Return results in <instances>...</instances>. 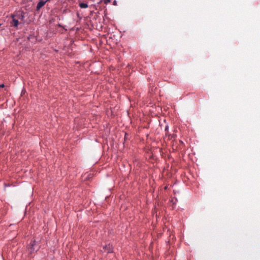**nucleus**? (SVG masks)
<instances>
[{"instance_id":"nucleus-1","label":"nucleus","mask_w":260,"mask_h":260,"mask_svg":"<svg viewBox=\"0 0 260 260\" xmlns=\"http://www.w3.org/2000/svg\"><path fill=\"white\" fill-rule=\"evenodd\" d=\"M24 16L22 13L20 14L12 16V20L11 22V25L14 27H17L19 24V20H23Z\"/></svg>"},{"instance_id":"nucleus-3","label":"nucleus","mask_w":260,"mask_h":260,"mask_svg":"<svg viewBox=\"0 0 260 260\" xmlns=\"http://www.w3.org/2000/svg\"><path fill=\"white\" fill-rule=\"evenodd\" d=\"M104 251L107 253H110L112 252V246L110 244L105 245L104 247Z\"/></svg>"},{"instance_id":"nucleus-8","label":"nucleus","mask_w":260,"mask_h":260,"mask_svg":"<svg viewBox=\"0 0 260 260\" xmlns=\"http://www.w3.org/2000/svg\"><path fill=\"white\" fill-rule=\"evenodd\" d=\"M113 5H116V2L115 1L113 2Z\"/></svg>"},{"instance_id":"nucleus-7","label":"nucleus","mask_w":260,"mask_h":260,"mask_svg":"<svg viewBox=\"0 0 260 260\" xmlns=\"http://www.w3.org/2000/svg\"><path fill=\"white\" fill-rule=\"evenodd\" d=\"M168 128H169V126H166V127H165V131L166 132H168Z\"/></svg>"},{"instance_id":"nucleus-5","label":"nucleus","mask_w":260,"mask_h":260,"mask_svg":"<svg viewBox=\"0 0 260 260\" xmlns=\"http://www.w3.org/2000/svg\"><path fill=\"white\" fill-rule=\"evenodd\" d=\"M79 6L81 8H86L88 7V5L87 4L83 3H80Z\"/></svg>"},{"instance_id":"nucleus-6","label":"nucleus","mask_w":260,"mask_h":260,"mask_svg":"<svg viewBox=\"0 0 260 260\" xmlns=\"http://www.w3.org/2000/svg\"><path fill=\"white\" fill-rule=\"evenodd\" d=\"M105 4H107L110 2V0H103Z\"/></svg>"},{"instance_id":"nucleus-4","label":"nucleus","mask_w":260,"mask_h":260,"mask_svg":"<svg viewBox=\"0 0 260 260\" xmlns=\"http://www.w3.org/2000/svg\"><path fill=\"white\" fill-rule=\"evenodd\" d=\"M35 245H36V241H34L32 242V243H31V247H30V252H31L32 251L35 250V248L34 247Z\"/></svg>"},{"instance_id":"nucleus-2","label":"nucleus","mask_w":260,"mask_h":260,"mask_svg":"<svg viewBox=\"0 0 260 260\" xmlns=\"http://www.w3.org/2000/svg\"><path fill=\"white\" fill-rule=\"evenodd\" d=\"M47 2V1H44L43 0H41L37 4L36 10L39 11L40 9L42 8L45 4V3Z\"/></svg>"}]
</instances>
